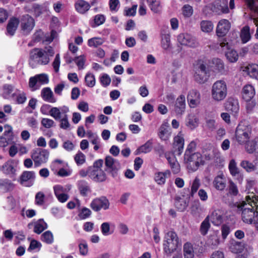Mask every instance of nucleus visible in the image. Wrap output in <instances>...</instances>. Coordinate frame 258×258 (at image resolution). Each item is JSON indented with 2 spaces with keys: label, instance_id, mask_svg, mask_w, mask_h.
I'll use <instances>...</instances> for the list:
<instances>
[{
  "label": "nucleus",
  "instance_id": "obj_58",
  "mask_svg": "<svg viewBox=\"0 0 258 258\" xmlns=\"http://www.w3.org/2000/svg\"><path fill=\"white\" fill-rule=\"evenodd\" d=\"M70 188L67 189L66 187H63L61 185H55L53 186V190L55 196L56 197L59 196L60 194L64 192H67L70 190Z\"/></svg>",
  "mask_w": 258,
  "mask_h": 258
},
{
  "label": "nucleus",
  "instance_id": "obj_59",
  "mask_svg": "<svg viewBox=\"0 0 258 258\" xmlns=\"http://www.w3.org/2000/svg\"><path fill=\"white\" fill-rule=\"evenodd\" d=\"M85 82L86 85L88 87H92L95 84V76L91 74H87L85 77Z\"/></svg>",
  "mask_w": 258,
  "mask_h": 258
},
{
  "label": "nucleus",
  "instance_id": "obj_37",
  "mask_svg": "<svg viewBox=\"0 0 258 258\" xmlns=\"http://www.w3.org/2000/svg\"><path fill=\"white\" fill-rule=\"evenodd\" d=\"M153 147L152 140H149L144 145L138 148L136 151V155L141 153L146 154L151 151Z\"/></svg>",
  "mask_w": 258,
  "mask_h": 258
},
{
  "label": "nucleus",
  "instance_id": "obj_22",
  "mask_svg": "<svg viewBox=\"0 0 258 258\" xmlns=\"http://www.w3.org/2000/svg\"><path fill=\"white\" fill-rule=\"evenodd\" d=\"M184 145V135L181 132H179L173 138V147L177 150L178 155H180L183 151Z\"/></svg>",
  "mask_w": 258,
  "mask_h": 258
},
{
  "label": "nucleus",
  "instance_id": "obj_41",
  "mask_svg": "<svg viewBox=\"0 0 258 258\" xmlns=\"http://www.w3.org/2000/svg\"><path fill=\"white\" fill-rule=\"evenodd\" d=\"M14 184L8 179H0V189L7 192L14 188Z\"/></svg>",
  "mask_w": 258,
  "mask_h": 258
},
{
  "label": "nucleus",
  "instance_id": "obj_25",
  "mask_svg": "<svg viewBox=\"0 0 258 258\" xmlns=\"http://www.w3.org/2000/svg\"><path fill=\"white\" fill-rule=\"evenodd\" d=\"M240 166L247 172L255 171L256 173L258 174V158L256 159L254 164L248 160H242Z\"/></svg>",
  "mask_w": 258,
  "mask_h": 258
},
{
  "label": "nucleus",
  "instance_id": "obj_63",
  "mask_svg": "<svg viewBox=\"0 0 258 258\" xmlns=\"http://www.w3.org/2000/svg\"><path fill=\"white\" fill-rule=\"evenodd\" d=\"M13 141L12 137L7 138L4 135L0 137V147L5 148Z\"/></svg>",
  "mask_w": 258,
  "mask_h": 258
},
{
  "label": "nucleus",
  "instance_id": "obj_50",
  "mask_svg": "<svg viewBox=\"0 0 258 258\" xmlns=\"http://www.w3.org/2000/svg\"><path fill=\"white\" fill-rule=\"evenodd\" d=\"M41 240L48 244L52 243L54 238L52 232L49 230L44 232L41 236Z\"/></svg>",
  "mask_w": 258,
  "mask_h": 258
},
{
  "label": "nucleus",
  "instance_id": "obj_39",
  "mask_svg": "<svg viewBox=\"0 0 258 258\" xmlns=\"http://www.w3.org/2000/svg\"><path fill=\"white\" fill-rule=\"evenodd\" d=\"M90 5L83 0L78 1L75 4L76 10L81 14H84L90 8Z\"/></svg>",
  "mask_w": 258,
  "mask_h": 258
},
{
  "label": "nucleus",
  "instance_id": "obj_27",
  "mask_svg": "<svg viewBox=\"0 0 258 258\" xmlns=\"http://www.w3.org/2000/svg\"><path fill=\"white\" fill-rule=\"evenodd\" d=\"M255 94L254 87L251 85H245L242 91V96L245 101H249L254 96Z\"/></svg>",
  "mask_w": 258,
  "mask_h": 258
},
{
  "label": "nucleus",
  "instance_id": "obj_60",
  "mask_svg": "<svg viewBox=\"0 0 258 258\" xmlns=\"http://www.w3.org/2000/svg\"><path fill=\"white\" fill-rule=\"evenodd\" d=\"M109 5L111 12H117L120 6L119 0H109Z\"/></svg>",
  "mask_w": 258,
  "mask_h": 258
},
{
  "label": "nucleus",
  "instance_id": "obj_12",
  "mask_svg": "<svg viewBox=\"0 0 258 258\" xmlns=\"http://www.w3.org/2000/svg\"><path fill=\"white\" fill-rule=\"evenodd\" d=\"M35 178V172L33 171H25L20 177L19 181L25 186L30 187L33 184Z\"/></svg>",
  "mask_w": 258,
  "mask_h": 258
},
{
  "label": "nucleus",
  "instance_id": "obj_55",
  "mask_svg": "<svg viewBox=\"0 0 258 258\" xmlns=\"http://www.w3.org/2000/svg\"><path fill=\"white\" fill-rule=\"evenodd\" d=\"M59 120L60 127L64 130H67L70 127V124L68 120V116L67 114L63 115Z\"/></svg>",
  "mask_w": 258,
  "mask_h": 258
},
{
  "label": "nucleus",
  "instance_id": "obj_43",
  "mask_svg": "<svg viewBox=\"0 0 258 258\" xmlns=\"http://www.w3.org/2000/svg\"><path fill=\"white\" fill-rule=\"evenodd\" d=\"M186 125L191 130L195 128L198 125V119L193 114L188 115L186 119Z\"/></svg>",
  "mask_w": 258,
  "mask_h": 258
},
{
  "label": "nucleus",
  "instance_id": "obj_32",
  "mask_svg": "<svg viewBox=\"0 0 258 258\" xmlns=\"http://www.w3.org/2000/svg\"><path fill=\"white\" fill-rule=\"evenodd\" d=\"M165 157L170 164L173 172L175 174L178 173L180 171V165L177 162L175 157L173 155L166 154Z\"/></svg>",
  "mask_w": 258,
  "mask_h": 258
},
{
  "label": "nucleus",
  "instance_id": "obj_45",
  "mask_svg": "<svg viewBox=\"0 0 258 258\" xmlns=\"http://www.w3.org/2000/svg\"><path fill=\"white\" fill-rule=\"evenodd\" d=\"M201 30L205 33H210L213 30L214 26L211 21L203 20L201 24Z\"/></svg>",
  "mask_w": 258,
  "mask_h": 258
},
{
  "label": "nucleus",
  "instance_id": "obj_42",
  "mask_svg": "<svg viewBox=\"0 0 258 258\" xmlns=\"http://www.w3.org/2000/svg\"><path fill=\"white\" fill-rule=\"evenodd\" d=\"M151 10L154 13H159L161 11L160 2L159 0H147Z\"/></svg>",
  "mask_w": 258,
  "mask_h": 258
},
{
  "label": "nucleus",
  "instance_id": "obj_51",
  "mask_svg": "<svg viewBox=\"0 0 258 258\" xmlns=\"http://www.w3.org/2000/svg\"><path fill=\"white\" fill-rule=\"evenodd\" d=\"M228 168L230 174L233 176H235L239 173V170L237 167L236 162L234 159H232L230 161Z\"/></svg>",
  "mask_w": 258,
  "mask_h": 258
},
{
  "label": "nucleus",
  "instance_id": "obj_36",
  "mask_svg": "<svg viewBox=\"0 0 258 258\" xmlns=\"http://www.w3.org/2000/svg\"><path fill=\"white\" fill-rule=\"evenodd\" d=\"M222 50L225 51V56L227 59L231 62H235L238 59V54L236 50L229 47V48H221Z\"/></svg>",
  "mask_w": 258,
  "mask_h": 258
},
{
  "label": "nucleus",
  "instance_id": "obj_31",
  "mask_svg": "<svg viewBox=\"0 0 258 258\" xmlns=\"http://www.w3.org/2000/svg\"><path fill=\"white\" fill-rule=\"evenodd\" d=\"M243 71L251 78L258 80V65L254 63L249 64L245 67Z\"/></svg>",
  "mask_w": 258,
  "mask_h": 258
},
{
  "label": "nucleus",
  "instance_id": "obj_30",
  "mask_svg": "<svg viewBox=\"0 0 258 258\" xmlns=\"http://www.w3.org/2000/svg\"><path fill=\"white\" fill-rule=\"evenodd\" d=\"M171 133L169 127L166 124H162L159 129L158 136L159 138L164 141L169 140L171 137Z\"/></svg>",
  "mask_w": 258,
  "mask_h": 258
},
{
  "label": "nucleus",
  "instance_id": "obj_52",
  "mask_svg": "<svg viewBox=\"0 0 258 258\" xmlns=\"http://www.w3.org/2000/svg\"><path fill=\"white\" fill-rule=\"evenodd\" d=\"M78 187L81 195L83 196H86L89 191V186L85 181H80L78 183Z\"/></svg>",
  "mask_w": 258,
  "mask_h": 258
},
{
  "label": "nucleus",
  "instance_id": "obj_10",
  "mask_svg": "<svg viewBox=\"0 0 258 258\" xmlns=\"http://www.w3.org/2000/svg\"><path fill=\"white\" fill-rule=\"evenodd\" d=\"M20 25L23 33L25 35H27L32 31L34 27V20L30 16L25 15L21 18Z\"/></svg>",
  "mask_w": 258,
  "mask_h": 258
},
{
  "label": "nucleus",
  "instance_id": "obj_28",
  "mask_svg": "<svg viewBox=\"0 0 258 258\" xmlns=\"http://www.w3.org/2000/svg\"><path fill=\"white\" fill-rule=\"evenodd\" d=\"M185 108V98L183 95L177 98L175 105V111L177 115H182Z\"/></svg>",
  "mask_w": 258,
  "mask_h": 258
},
{
  "label": "nucleus",
  "instance_id": "obj_18",
  "mask_svg": "<svg viewBox=\"0 0 258 258\" xmlns=\"http://www.w3.org/2000/svg\"><path fill=\"white\" fill-rule=\"evenodd\" d=\"M187 98L190 107L195 108L200 103V93L197 90H190L187 95Z\"/></svg>",
  "mask_w": 258,
  "mask_h": 258
},
{
  "label": "nucleus",
  "instance_id": "obj_6",
  "mask_svg": "<svg viewBox=\"0 0 258 258\" xmlns=\"http://www.w3.org/2000/svg\"><path fill=\"white\" fill-rule=\"evenodd\" d=\"M184 162L186 167L192 171H196L200 165L204 163L202 155L198 152L189 155L184 154Z\"/></svg>",
  "mask_w": 258,
  "mask_h": 258
},
{
  "label": "nucleus",
  "instance_id": "obj_2",
  "mask_svg": "<svg viewBox=\"0 0 258 258\" xmlns=\"http://www.w3.org/2000/svg\"><path fill=\"white\" fill-rule=\"evenodd\" d=\"M181 246V242L175 232L170 231L166 233L163 242V248L165 254L170 256Z\"/></svg>",
  "mask_w": 258,
  "mask_h": 258
},
{
  "label": "nucleus",
  "instance_id": "obj_13",
  "mask_svg": "<svg viewBox=\"0 0 258 258\" xmlns=\"http://www.w3.org/2000/svg\"><path fill=\"white\" fill-rule=\"evenodd\" d=\"M228 0H217L213 5L212 10L218 15L227 14L229 12Z\"/></svg>",
  "mask_w": 258,
  "mask_h": 258
},
{
  "label": "nucleus",
  "instance_id": "obj_19",
  "mask_svg": "<svg viewBox=\"0 0 258 258\" xmlns=\"http://www.w3.org/2000/svg\"><path fill=\"white\" fill-rule=\"evenodd\" d=\"M1 171L6 175L12 177L16 174V165L15 162L12 160H8L1 167Z\"/></svg>",
  "mask_w": 258,
  "mask_h": 258
},
{
  "label": "nucleus",
  "instance_id": "obj_7",
  "mask_svg": "<svg viewBox=\"0 0 258 258\" xmlns=\"http://www.w3.org/2000/svg\"><path fill=\"white\" fill-rule=\"evenodd\" d=\"M49 156V152L41 148L33 150L31 154V158L34 162L35 167L40 166L47 162Z\"/></svg>",
  "mask_w": 258,
  "mask_h": 258
},
{
  "label": "nucleus",
  "instance_id": "obj_47",
  "mask_svg": "<svg viewBox=\"0 0 258 258\" xmlns=\"http://www.w3.org/2000/svg\"><path fill=\"white\" fill-rule=\"evenodd\" d=\"M110 203L105 197H101L98 199V211L103 209L106 210L109 207Z\"/></svg>",
  "mask_w": 258,
  "mask_h": 258
},
{
  "label": "nucleus",
  "instance_id": "obj_26",
  "mask_svg": "<svg viewBox=\"0 0 258 258\" xmlns=\"http://www.w3.org/2000/svg\"><path fill=\"white\" fill-rule=\"evenodd\" d=\"M214 187L217 190H223L226 186V179L224 174L221 173L216 176L213 181Z\"/></svg>",
  "mask_w": 258,
  "mask_h": 258
},
{
  "label": "nucleus",
  "instance_id": "obj_11",
  "mask_svg": "<svg viewBox=\"0 0 258 258\" xmlns=\"http://www.w3.org/2000/svg\"><path fill=\"white\" fill-rule=\"evenodd\" d=\"M29 229H33V232L37 234L41 233L48 228L47 224L43 219L34 220L28 224Z\"/></svg>",
  "mask_w": 258,
  "mask_h": 258
},
{
  "label": "nucleus",
  "instance_id": "obj_20",
  "mask_svg": "<svg viewBox=\"0 0 258 258\" xmlns=\"http://www.w3.org/2000/svg\"><path fill=\"white\" fill-rule=\"evenodd\" d=\"M225 107L227 111L231 112L234 115H236L239 109L238 101L234 98H229L225 104Z\"/></svg>",
  "mask_w": 258,
  "mask_h": 258
},
{
  "label": "nucleus",
  "instance_id": "obj_61",
  "mask_svg": "<svg viewBox=\"0 0 258 258\" xmlns=\"http://www.w3.org/2000/svg\"><path fill=\"white\" fill-rule=\"evenodd\" d=\"M74 159L78 165H82L85 162V156L80 151L75 155Z\"/></svg>",
  "mask_w": 258,
  "mask_h": 258
},
{
  "label": "nucleus",
  "instance_id": "obj_3",
  "mask_svg": "<svg viewBox=\"0 0 258 258\" xmlns=\"http://www.w3.org/2000/svg\"><path fill=\"white\" fill-rule=\"evenodd\" d=\"M228 87L226 82L223 80L216 81L211 87V97L216 102L223 101L227 97Z\"/></svg>",
  "mask_w": 258,
  "mask_h": 258
},
{
  "label": "nucleus",
  "instance_id": "obj_16",
  "mask_svg": "<svg viewBox=\"0 0 258 258\" xmlns=\"http://www.w3.org/2000/svg\"><path fill=\"white\" fill-rule=\"evenodd\" d=\"M231 24L228 20L222 19L218 23L216 33L218 37H223L228 32Z\"/></svg>",
  "mask_w": 258,
  "mask_h": 258
},
{
  "label": "nucleus",
  "instance_id": "obj_4",
  "mask_svg": "<svg viewBox=\"0 0 258 258\" xmlns=\"http://www.w3.org/2000/svg\"><path fill=\"white\" fill-rule=\"evenodd\" d=\"M49 60V58L42 49L35 48L30 51L29 63L33 68L36 64H47Z\"/></svg>",
  "mask_w": 258,
  "mask_h": 258
},
{
  "label": "nucleus",
  "instance_id": "obj_62",
  "mask_svg": "<svg viewBox=\"0 0 258 258\" xmlns=\"http://www.w3.org/2000/svg\"><path fill=\"white\" fill-rule=\"evenodd\" d=\"M182 14L185 17H189L193 14V9L189 5H185L182 8Z\"/></svg>",
  "mask_w": 258,
  "mask_h": 258
},
{
  "label": "nucleus",
  "instance_id": "obj_54",
  "mask_svg": "<svg viewBox=\"0 0 258 258\" xmlns=\"http://www.w3.org/2000/svg\"><path fill=\"white\" fill-rule=\"evenodd\" d=\"M96 164H97V161H95L93 166L89 167L87 170L88 175L93 179L97 178V166Z\"/></svg>",
  "mask_w": 258,
  "mask_h": 258
},
{
  "label": "nucleus",
  "instance_id": "obj_21",
  "mask_svg": "<svg viewBox=\"0 0 258 258\" xmlns=\"http://www.w3.org/2000/svg\"><path fill=\"white\" fill-rule=\"evenodd\" d=\"M210 67L216 73L223 75L225 73L224 63L220 58H213L210 63Z\"/></svg>",
  "mask_w": 258,
  "mask_h": 258
},
{
  "label": "nucleus",
  "instance_id": "obj_53",
  "mask_svg": "<svg viewBox=\"0 0 258 258\" xmlns=\"http://www.w3.org/2000/svg\"><path fill=\"white\" fill-rule=\"evenodd\" d=\"M33 9L35 15L36 16H39L43 12L47 11V7L45 5L40 6L35 4L33 5Z\"/></svg>",
  "mask_w": 258,
  "mask_h": 258
},
{
  "label": "nucleus",
  "instance_id": "obj_8",
  "mask_svg": "<svg viewBox=\"0 0 258 258\" xmlns=\"http://www.w3.org/2000/svg\"><path fill=\"white\" fill-rule=\"evenodd\" d=\"M194 77L196 81L200 84H204L208 81V71L205 64L202 63L197 65Z\"/></svg>",
  "mask_w": 258,
  "mask_h": 258
},
{
  "label": "nucleus",
  "instance_id": "obj_46",
  "mask_svg": "<svg viewBox=\"0 0 258 258\" xmlns=\"http://www.w3.org/2000/svg\"><path fill=\"white\" fill-rule=\"evenodd\" d=\"M161 46L164 50H168L171 48L170 35L164 34L162 35Z\"/></svg>",
  "mask_w": 258,
  "mask_h": 258
},
{
  "label": "nucleus",
  "instance_id": "obj_56",
  "mask_svg": "<svg viewBox=\"0 0 258 258\" xmlns=\"http://www.w3.org/2000/svg\"><path fill=\"white\" fill-rule=\"evenodd\" d=\"M41 123L46 128H50L55 125L52 119L48 118H43L41 121Z\"/></svg>",
  "mask_w": 258,
  "mask_h": 258
},
{
  "label": "nucleus",
  "instance_id": "obj_48",
  "mask_svg": "<svg viewBox=\"0 0 258 258\" xmlns=\"http://www.w3.org/2000/svg\"><path fill=\"white\" fill-rule=\"evenodd\" d=\"M209 222V217H206L202 222L200 229V231L202 235H205L207 234L211 227V225Z\"/></svg>",
  "mask_w": 258,
  "mask_h": 258
},
{
  "label": "nucleus",
  "instance_id": "obj_1",
  "mask_svg": "<svg viewBox=\"0 0 258 258\" xmlns=\"http://www.w3.org/2000/svg\"><path fill=\"white\" fill-rule=\"evenodd\" d=\"M255 200L256 198L254 196H252L251 197L248 196L245 198L246 201H242L237 204L238 209L241 211V219L245 224H252L258 214L256 211L257 208H254V207H257Z\"/></svg>",
  "mask_w": 258,
  "mask_h": 258
},
{
  "label": "nucleus",
  "instance_id": "obj_23",
  "mask_svg": "<svg viewBox=\"0 0 258 258\" xmlns=\"http://www.w3.org/2000/svg\"><path fill=\"white\" fill-rule=\"evenodd\" d=\"M69 112V109L67 106L60 108L52 107L49 111V115L55 120H58L65 114Z\"/></svg>",
  "mask_w": 258,
  "mask_h": 258
},
{
  "label": "nucleus",
  "instance_id": "obj_49",
  "mask_svg": "<svg viewBox=\"0 0 258 258\" xmlns=\"http://www.w3.org/2000/svg\"><path fill=\"white\" fill-rule=\"evenodd\" d=\"M175 206L179 211H183L187 207V204L185 201L180 197H176L175 199Z\"/></svg>",
  "mask_w": 258,
  "mask_h": 258
},
{
  "label": "nucleus",
  "instance_id": "obj_9",
  "mask_svg": "<svg viewBox=\"0 0 258 258\" xmlns=\"http://www.w3.org/2000/svg\"><path fill=\"white\" fill-rule=\"evenodd\" d=\"M177 41L181 45L189 47L194 48L199 45L196 39L188 33L180 34L177 37Z\"/></svg>",
  "mask_w": 258,
  "mask_h": 258
},
{
  "label": "nucleus",
  "instance_id": "obj_15",
  "mask_svg": "<svg viewBox=\"0 0 258 258\" xmlns=\"http://www.w3.org/2000/svg\"><path fill=\"white\" fill-rule=\"evenodd\" d=\"M224 214V211L217 209L213 211L207 217H209V220L215 226H219L223 222Z\"/></svg>",
  "mask_w": 258,
  "mask_h": 258
},
{
  "label": "nucleus",
  "instance_id": "obj_34",
  "mask_svg": "<svg viewBox=\"0 0 258 258\" xmlns=\"http://www.w3.org/2000/svg\"><path fill=\"white\" fill-rule=\"evenodd\" d=\"M41 96L43 99L46 102L55 103L56 101L54 97L52 91L48 87L44 88L41 90Z\"/></svg>",
  "mask_w": 258,
  "mask_h": 258
},
{
  "label": "nucleus",
  "instance_id": "obj_5",
  "mask_svg": "<svg viewBox=\"0 0 258 258\" xmlns=\"http://www.w3.org/2000/svg\"><path fill=\"white\" fill-rule=\"evenodd\" d=\"M251 133V128L249 126L240 123L236 127L235 131V139L236 141L240 145L248 143Z\"/></svg>",
  "mask_w": 258,
  "mask_h": 258
},
{
  "label": "nucleus",
  "instance_id": "obj_64",
  "mask_svg": "<svg viewBox=\"0 0 258 258\" xmlns=\"http://www.w3.org/2000/svg\"><path fill=\"white\" fill-rule=\"evenodd\" d=\"M229 192L233 196H236L238 194V189L237 185L232 180L229 181Z\"/></svg>",
  "mask_w": 258,
  "mask_h": 258
},
{
  "label": "nucleus",
  "instance_id": "obj_17",
  "mask_svg": "<svg viewBox=\"0 0 258 258\" xmlns=\"http://www.w3.org/2000/svg\"><path fill=\"white\" fill-rule=\"evenodd\" d=\"M55 32L52 31L50 35L44 36L43 32L39 30L36 32L33 37V41L34 42H38L42 41L43 42L50 43L53 40Z\"/></svg>",
  "mask_w": 258,
  "mask_h": 258
},
{
  "label": "nucleus",
  "instance_id": "obj_38",
  "mask_svg": "<svg viewBox=\"0 0 258 258\" xmlns=\"http://www.w3.org/2000/svg\"><path fill=\"white\" fill-rule=\"evenodd\" d=\"M170 175V172L169 170H166L164 172H159L155 174L154 179L157 184L163 185L165 183L167 177Z\"/></svg>",
  "mask_w": 258,
  "mask_h": 258
},
{
  "label": "nucleus",
  "instance_id": "obj_40",
  "mask_svg": "<svg viewBox=\"0 0 258 258\" xmlns=\"http://www.w3.org/2000/svg\"><path fill=\"white\" fill-rule=\"evenodd\" d=\"M245 149L249 154L253 153L254 152L258 154V138L249 142L245 145Z\"/></svg>",
  "mask_w": 258,
  "mask_h": 258
},
{
  "label": "nucleus",
  "instance_id": "obj_33",
  "mask_svg": "<svg viewBox=\"0 0 258 258\" xmlns=\"http://www.w3.org/2000/svg\"><path fill=\"white\" fill-rule=\"evenodd\" d=\"M19 23V20L16 18H11L7 25V35L13 36L18 27Z\"/></svg>",
  "mask_w": 258,
  "mask_h": 258
},
{
  "label": "nucleus",
  "instance_id": "obj_29",
  "mask_svg": "<svg viewBox=\"0 0 258 258\" xmlns=\"http://www.w3.org/2000/svg\"><path fill=\"white\" fill-rule=\"evenodd\" d=\"M229 248L234 253H239L243 251L244 244L243 242L232 239L230 241Z\"/></svg>",
  "mask_w": 258,
  "mask_h": 258
},
{
  "label": "nucleus",
  "instance_id": "obj_14",
  "mask_svg": "<svg viewBox=\"0 0 258 258\" xmlns=\"http://www.w3.org/2000/svg\"><path fill=\"white\" fill-rule=\"evenodd\" d=\"M239 38L236 32H233L230 34L229 38H222L219 40V46L221 48H229V47L236 45L239 42Z\"/></svg>",
  "mask_w": 258,
  "mask_h": 258
},
{
  "label": "nucleus",
  "instance_id": "obj_57",
  "mask_svg": "<svg viewBox=\"0 0 258 258\" xmlns=\"http://www.w3.org/2000/svg\"><path fill=\"white\" fill-rule=\"evenodd\" d=\"M200 185H201L200 180L198 177H196L195 178V179L194 180L192 185H191V187L190 195L191 196H193L194 195L196 192H197Z\"/></svg>",
  "mask_w": 258,
  "mask_h": 258
},
{
  "label": "nucleus",
  "instance_id": "obj_35",
  "mask_svg": "<svg viewBox=\"0 0 258 258\" xmlns=\"http://www.w3.org/2000/svg\"><path fill=\"white\" fill-rule=\"evenodd\" d=\"M240 38L242 44H245L250 41L251 35L250 32V28L248 26H245L240 30Z\"/></svg>",
  "mask_w": 258,
  "mask_h": 258
},
{
  "label": "nucleus",
  "instance_id": "obj_24",
  "mask_svg": "<svg viewBox=\"0 0 258 258\" xmlns=\"http://www.w3.org/2000/svg\"><path fill=\"white\" fill-rule=\"evenodd\" d=\"M245 2L250 10L258 15V0H245ZM253 22L257 27L255 36L258 38V18H253Z\"/></svg>",
  "mask_w": 258,
  "mask_h": 258
},
{
  "label": "nucleus",
  "instance_id": "obj_44",
  "mask_svg": "<svg viewBox=\"0 0 258 258\" xmlns=\"http://www.w3.org/2000/svg\"><path fill=\"white\" fill-rule=\"evenodd\" d=\"M183 252L184 258H194V251L192 245L189 243H186L183 246Z\"/></svg>",
  "mask_w": 258,
  "mask_h": 258
}]
</instances>
